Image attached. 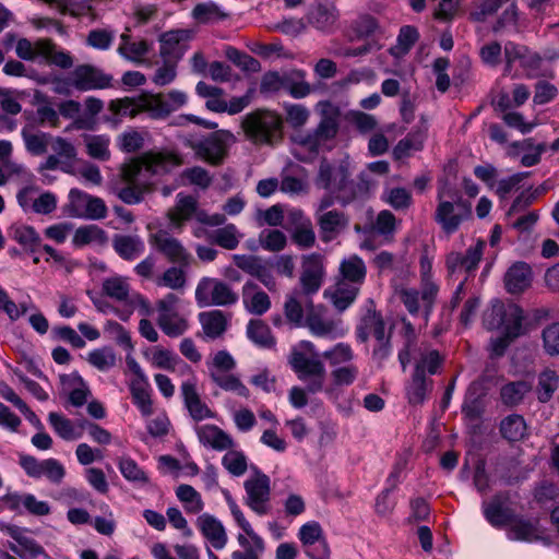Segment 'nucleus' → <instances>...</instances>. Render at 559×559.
I'll return each instance as SVG.
<instances>
[{"label":"nucleus","instance_id":"dca6fc26","mask_svg":"<svg viewBox=\"0 0 559 559\" xmlns=\"http://www.w3.org/2000/svg\"><path fill=\"white\" fill-rule=\"evenodd\" d=\"M483 508L486 520L495 527L507 526L516 516L511 508L510 496L504 491L496 493Z\"/></svg>","mask_w":559,"mask_h":559},{"label":"nucleus","instance_id":"0e129e2a","mask_svg":"<svg viewBox=\"0 0 559 559\" xmlns=\"http://www.w3.org/2000/svg\"><path fill=\"white\" fill-rule=\"evenodd\" d=\"M559 378L556 371L546 369L538 378V400L543 403L550 400L558 388Z\"/></svg>","mask_w":559,"mask_h":559},{"label":"nucleus","instance_id":"4c0bfd02","mask_svg":"<svg viewBox=\"0 0 559 559\" xmlns=\"http://www.w3.org/2000/svg\"><path fill=\"white\" fill-rule=\"evenodd\" d=\"M306 73L301 70H296L285 76L284 90L288 91L295 98H304L311 92L316 91V86H311L305 80Z\"/></svg>","mask_w":559,"mask_h":559},{"label":"nucleus","instance_id":"052dcab7","mask_svg":"<svg viewBox=\"0 0 559 559\" xmlns=\"http://www.w3.org/2000/svg\"><path fill=\"white\" fill-rule=\"evenodd\" d=\"M507 309L508 305L500 300H495L490 308L484 313V324L486 329L498 330L502 328L506 320Z\"/></svg>","mask_w":559,"mask_h":559},{"label":"nucleus","instance_id":"5701e85b","mask_svg":"<svg viewBox=\"0 0 559 559\" xmlns=\"http://www.w3.org/2000/svg\"><path fill=\"white\" fill-rule=\"evenodd\" d=\"M181 394L183 397L185 405L190 414V416L195 421H201L206 418H213V412L207 407L205 403H203L200 399L199 393L197 392V383L195 381H185L181 384Z\"/></svg>","mask_w":559,"mask_h":559},{"label":"nucleus","instance_id":"4468645a","mask_svg":"<svg viewBox=\"0 0 559 559\" xmlns=\"http://www.w3.org/2000/svg\"><path fill=\"white\" fill-rule=\"evenodd\" d=\"M305 325L316 336L336 337L343 333L338 322L326 316V309L322 305L314 306L310 301L306 304Z\"/></svg>","mask_w":559,"mask_h":559},{"label":"nucleus","instance_id":"412c9836","mask_svg":"<svg viewBox=\"0 0 559 559\" xmlns=\"http://www.w3.org/2000/svg\"><path fill=\"white\" fill-rule=\"evenodd\" d=\"M195 525L202 536L215 549H223L227 544V534L219 520L215 516L204 513L198 516Z\"/></svg>","mask_w":559,"mask_h":559},{"label":"nucleus","instance_id":"f03ea898","mask_svg":"<svg viewBox=\"0 0 559 559\" xmlns=\"http://www.w3.org/2000/svg\"><path fill=\"white\" fill-rule=\"evenodd\" d=\"M241 127L253 144L272 145L282 138L283 120L274 111L257 109L243 117Z\"/></svg>","mask_w":559,"mask_h":559},{"label":"nucleus","instance_id":"bb28decb","mask_svg":"<svg viewBox=\"0 0 559 559\" xmlns=\"http://www.w3.org/2000/svg\"><path fill=\"white\" fill-rule=\"evenodd\" d=\"M197 435L203 445L210 447L216 451H224L234 447L231 437L214 425L197 427Z\"/></svg>","mask_w":559,"mask_h":559},{"label":"nucleus","instance_id":"2f4dec72","mask_svg":"<svg viewBox=\"0 0 559 559\" xmlns=\"http://www.w3.org/2000/svg\"><path fill=\"white\" fill-rule=\"evenodd\" d=\"M185 31H169L160 35V55L167 59H179L182 55L180 43L186 39Z\"/></svg>","mask_w":559,"mask_h":559},{"label":"nucleus","instance_id":"f8f14e48","mask_svg":"<svg viewBox=\"0 0 559 559\" xmlns=\"http://www.w3.org/2000/svg\"><path fill=\"white\" fill-rule=\"evenodd\" d=\"M70 214L74 217L99 221L107 216V206L103 199L79 189L69 192Z\"/></svg>","mask_w":559,"mask_h":559},{"label":"nucleus","instance_id":"a18cd8bd","mask_svg":"<svg viewBox=\"0 0 559 559\" xmlns=\"http://www.w3.org/2000/svg\"><path fill=\"white\" fill-rule=\"evenodd\" d=\"M248 337L261 347H272L275 345V338L271 334L267 324L262 320H250L247 326Z\"/></svg>","mask_w":559,"mask_h":559},{"label":"nucleus","instance_id":"a878e982","mask_svg":"<svg viewBox=\"0 0 559 559\" xmlns=\"http://www.w3.org/2000/svg\"><path fill=\"white\" fill-rule=\"evenodd\" d=\"M0 530L19 544L22 550V559H35L40 555H45L44 548L26 535L25 528L0 522Z\"/></svg>","mask_w":559,"mask_h":559},{"label":"nucleus","instance_id":"f704fd0d","mask_svg":"<svg viewBox=\"0 0 559 559\" xmlns=\"http://www.w3.org/2000/svg\"><path fill=\"white\" fill-rule=\"evenodd\" d=\"M241 235L234 224H227L209 235V240L226 250H234L240 242Z\"/></svg>","mask_w":559,"mask_h":559},{"label":"nucleus","instance_id":"13d9d810","mask_svg":"<svg viewBox=\"0 0 559 559\" xmlns=\"http://www.w3.org/2000/svg\"><path fill=\"white\" fill-rule=\"evenodd\" d=\"M379 29L378 21L368 14L357 19L352 35V44L360 41V39H374V34Z\"/></svg>","mask_w":559,"mask_h":559},{"label":"nucleus","instance_id":"ddd939ff","mask_svg":"<svg viewBox=\"0 0 559 559\" xmlns=\"http://www.w3.org/2000/svg\"><path fill=\"white\" fill-rule=\"evenodd\" d=\"M293 369L299 373L301 380L310 381L307 385L308 391L314 393L322 389L324 367L322 362L313 357H307L300 352H294L290 358Z\"/></svg>","mask_w":559,"mask_h":559},{"label":"nucleus","instance_id":"9b49d317","mask_svg":"<svg viewBox=\"0 0 559 559\" xmlns=\"http://www.w3.org/2000/svg\"><path fill=\"white\" fill-rule=\"evenodd\" d=\"M19 464L28 477H46L51 484L59 485L66 476L64 466L56 459L38 460L33 455L20 454Z\"/></svg>","mask_w":559,"mask_h":559},{"label":"nucleus","instance_id":"ea45409f","mask_svg":"<svg viewBox=\"0 0 559 559\" xmlns=\"http://www.w3.org/2000/svg\"><path fill=\"white\" fill-rule=\"evenodd\" d=\"M48 39H38L36 43H32L26 38H21L16 43L15 52L19 58L33 61L37 57H43V53H48Z\"/></svg>","mask_w":559,"mask_h":559},{"label":"nucleus","instance_id":"4be33fe9","mask_svg":"<svg viewBox=\"0 0 559 559\" xmlns=\"http://www.w3.org/2000/svg\"><path fill=\"white\" fill-rule=\"evenodd\" d=\"M324 357L330 360L335 369L332 372L333 383L341 386L349 383V348L345 344H337L332 350L326 352Z\"/></svg>","mask_w":559,"mask_h":559},{"label":"nucleus","instance_id":"6e6552de","mask_svg":"<svg viewBox=\"0 0 559 559\" xmlns=\"http://www.w3.org/2000/svg\"><path fill=\"white\" fill-rule=\"evenodd\" d=\"M235 136L227 130H218L207 138L191 144L195 155L213 166L221 165L227 156L228 147Z\"/></svg>","mask_w":559,"mask_h":559},{"label":"nucleus","instance_id":"09e8293b","mask_svg":"<svg viewBox=\"0 0 559 559\" xmlns=\"http://www.w3.org/2000/svg\"><path fill=\"white\" fill-rule=\"evenodd\" d=\"M402 323H403L402 336L404 340V344H403L402 349L399 352V360L402 366V370L405 371L407 368V365L411 361V353H412L413 347L416 345L417 335H416L413 324L408 320L403 318Z\"/></svg>","mask_w":559,"mask_h":559},{"label":"nucleus","instance_id":"a211bd4d","mask_svg":"<svg viewBox=\"0 0 559 559\" xmlns=\"http://www.w3.org/2000/svg\"><path fill=\"white\" fill-rule=\"evenodd\" d=\"M485 246L484 240H478L477 243L474 247H469L465 253L450 252L445 260L448 272L453 275L462 272L469 274L475 271L481 260Z\"/></svg>","mask_w":559,"mask_h":559},{"label":"nucleus","instance_id":"2eb2a0df","mask_svg":"<svg viewBox=\"0 0 559 559\" xmlns=\"http://www.w3.org/2000/svg\"><path fill=\"white\" fill-rule=\"evenodd\" d=\"M325 276L324 266L321 257L309 254L302 257L299 284L301 293L311 296L319 292Z\"/></svg>","mask_w":559,"mask_h":559},{"label":"nucleus","instance_id":"37998d69","mask_svg":"<svg viewBox=\"0 0 559 559\" xmlns=\"http://www.w3.org/2000/svg\"><path fill=\"white\" fill-rule=\"evenodd\" d=\"M418 38L419 33L416 27L411 25L403 26L400 29L396 45L391 47L389 50L390 55L395 58L406 55L416 44Z\"/></svg>","mask_w":559,"mask_h":559},{"label":"nucleus","instance_id":"603ef678","mask_svg":"<svg viewBox=\"0 0 559 559\" xmlns=\"http://www.w3.org/2000/svg\"><path fill=\"white\" fill-rule=\"evenodd\" d=\"M51 150L63 163L62 171L71 173V168L76 159V148L63 138H56L51 143Z\"/></svg>","mask_w":559,"mask_h":559},{"label":"nucleus","instance_id":"e2e57ef3","mask_svg":"<svg viewBox=\"0 0 559 559\" xmlns=\"http://www.w3.org/2000/svg\"><path fill=\"white\" fill-rule=\"evenodd\" d=\"M87 361L99 371H107L116 366L117 357L111 348L103 347L91 352Z\"/></svg>","mask_w":559,"mask_h":559},{"label":"nucleus","instance_id":"473e14b6","mask_svg":"<svg viewBox=\"0 0 559 559\" xmlns=\"http://www.w3.org/2000/svg\"><path fill=\"white\" fill-rule=\"evenodd\" d=\"M185 266H170L160 275L154 277V283L158 287L169 288L175 292L183 290L187 285V275Z\"/></svg>","mask_w":559,"mask_h":559},{"label":"nucleus","instance_id":"cd10ccee","mask_svg":"<svg viewBox=\"0 0 559 559\" xmlns=\"http://www.w3.org/2000/svg\"><path fill=\"white\" fill-rule=\"evenodd\" d=\"M337 17L335 7L328 1L313 4L307 14L308 23L320 31L331 29Z\"/></svg>","mask_w":559,"mask_h":559},{"label":"nucleus","instance_id":"0eeeda50","mask_svg":"<svg viewBox=\"0 0 559 559\" xmlns=\"http://www.w3.org/2000/svg\"><path fill=\"white\" fill-rule=\"evenodd\" d=\"M195 300L199 307L231 306L238 301V294L223 281L203 277L197 285Z\"/></svg>","mask_w":559,"mask_h":559},{"label":"nucleus","instance_id":"4d7b16f0","mask_svg":"<svg viewBox=\"0 0 559 559\" xmlns=\"http://www.w3.org/2000/svg\"><path fill=\"white\" fill-rule=\"evenodd\" d=\"M430 386L431 381H429L425 374L419 373V370H415L412 377V383L407 390L409 403L414 405L421 404Z\"/></svg>","mask_w":559,"mask_h":559},{"label":"nucleus","instance_id":"f3484780","mask_svg":"<svg viewBox=\"0 0 559 559\" xmlns=\"http://www.w3.org/2000/svg\"><path fill=\"white\" fill-rule=\"evenodd\" d=\"M348 168L347 162L332 165L326 159H322L316 181L317 186L332 192L345 189L348 183Z\"/></svg>","mask_w":559,"mask_h":559},{"label":"nucleus","instance_id":"7c9ffc66","mask_svg":"<svg viewBox=\"0 0 559 559\" xmlns=\"http://www.w3.org/2000/svg\"><path fill=\"white\" fill-rule=\"evenodd\" d=\"M426 140V130L418 128L407 134L406 138L399 141L393 150L396 159L408 157L412 152L421 151Z\"/></svg>","mask_w":559,"mask_h":559},{"label":"nucleus","instance_id":"5fc2aeb1","mask_svg":"<svg viewBox=\"0 0 559 559\" xmlns=\"http://www.w3.org/2000/svg\"><path fill=\"white\" fill-rule=\"evenodd\" d=\"M530 390L531 385L526 381L510 382L501 388V401L508 406H515L522 402Z\"/></svg>","mask_w":559,"mask_h":559},{"label":"nucleus","instance_id":"6e6d98bb","mask_svg":"<svg viewBox=\"0 0 559 559\" xmlns=\"http://www.w3.org/2000/svg\"><path fill=\"white\" fill-rule=\"evenodd\" d=\"M157 323L162 331L170 337L182 335L188 329V321L179 312L167 316H158Z\"/></svg>","mask_w":559,"mask_h":559},{"label":"nucleus","instance_id":"7ed1b4c3","mask_svg":"<svg viewBox=\"0 0 559 559\" xmlns=\"http://www.w3.org/2000/svg\"><path fill=\"white\" fill-rule=\"evenodd\" d=\"M321 120L318 127L302 135L297 136V143L311 153H319L323 148H331L328 142L333 140L340 126V110L330 102L318 104Z\"/></svg>","mask_w":559,"mask_h":559},{"label":"nucleus","instance_id":"58836bf2","mask_svg":"<svg viewBox=\"0 0 559 559\" xmlns=\"http://www.w3.org/2000/svg\"><path fill=\"white\" fill-rule=\"evenodd\" d=\"M524 313L521 307L515 304H508L506 320L503 323V333L511 338H518L524 333L523 330Z\"/></svg>","mask_w":559,"mask_h":559},{"label":"nucleus","instance_id":"3c124183","mask_svg":"<svg viewBox=\"0 0 559 559\" xmlns=\"http://www.w3.org/2000/svg\"><path fill=\"white\" fill-rule=\"evenodd\" d=\"M148 359L153 367L174 371L178 364L181 362L180 358L171 350L155 346L148 354Z\"/></svg>","mask_w":559,"mask_h":559},{"label":"nucleus","instance_id":"a19ab883","mask_svg":"<svg viewBox=\"0 0 559 559\" xmlns=\"http://www.w3.org/2000/svg\"><path fill=\"white\" fill-rule=\"evenodd\" d=\"M210 377L221 389L225 391L234 392L245 399L250 396L249 389L235 374L211 371Z\"/></svg>","mask_w":559,"mask_h":559},{"label":"nucleus","instance_id":"680f3d73","mask_svg":"<svg viewBox=\"0 0 559 559\" xmlns=\"http://www.w3.org/2000/svg\"><path fill=\"white\" fill-rule=\"evenodd\" d=\"M103 290L108 297L124 301L129 296L130 286L123 277L114 276L104 281Z\"/></svg>","mask_w":559,"mask_h":559},{"label":"nucleus","instance_id":"79ce46f5","mask_svg":"<svg viewBox=\"0 0 559 559\" xmlns=\"http://www.w3.org/2000/svg\"><path fill=\"white\" fill-rule=\"evenodd\" d=\"M141 111H146L152 118L159 119L169 115V109L165 106V95L163 94H143L139 96Z\"/></svg>","mask_w":559,"mask_h":559},{"label":"nucleus","instance_id":"6ab92c4d","mask_svg":"<svg viewBox=\"0 0 559 559\" xmlns=\"http://www.w3.org/2000/svg\"><path fill=\"white\" fill-rule=\"evenodd\" d=\"M329 299L338 311H345L349 306V262L344 260L340 267V275L334 283L324 290Z\"/></svg>","mask_w":559,"mask_h":559},{"label":"nucleus","instance_id":"f257e3e1","mask_svg":"<svg viewBox=\"0 0 559 559\" xmlns=\"http://www.w3.org/2000/svg\"><path fill=\"white\" fill-rule=\"evenodd\" d=\"M178 163L170 154L146 153L141 158L124 164L121 168V178L127 186L119 190V199L127 204L140 203L148 190L151 178L168 173L170 164Z\"/></svg>","mask_w":559,"mask_h":559},{"label":"nucleus","instance_id":"49530a36","mask_svg":"<svg viewBox=\"0 0 559 559\" xmlns=\"http://www.w3.org/2000/svg\"><path fill=\"white\" fill-rule=\"evenodd\" d=\"M509 525L511 539L531 542L539 537L536 524L518 515Z\"/></svg>","mask_w":559,"mask_h":559},{"label":"nucleus","instance_id":"20e7f679","mask_svg":"<svg viewBox=\"0 0 559 559\" xmlns=\"http://www.w3.org/2000/svg\"><path fill=\"white\" fill-rule=\"evenodd\" d=\"M435 219L444 233L453 234L461 223L471 216V205L459 197V192L444 186L440 189Z\"/></svg>","mask_w":559,"mask_h":559},{"label":"nucleus","instance_id":"69168bd1","mask_svg":"<svg viewBox=\"0 0 559 559\" xmlns=\"http://www.w3.org/2000/svg\"><path fill=\"white\" fill-rule=\"evenodd\" d=\"M259 242L263 249L276 252L285 248L287 239L278 229H263L259 235Z\"/></svg>","mask_w":559,"mask_h":559},{"label":"nucleus","instance_id":"393cba45","mask_svg":"<svg viewBox=\"0 0 559 559\" xmlns=\"http://www.w3.org/2000/svg\"><path fill=\"white\" fill-rule=\"evenodd\" d=\"M532 270L525 262H515L512 264L504 274L506 289L510 294L523 293L531 286Z\"/></svg>","mask_w":559,"mask_h":559},{"label":"nucleus","instance_id":"de8ad7c7","mask_svg":"<svg viewBox=\"0 0 559 559\" xmlns=\"http://www.w3.org/2000/svg\"><path fill=\"white\" fill-rule=\"evenodd\" d=\"M22 138L28 153L35 156L44 155L49 145L50 136L44 132H34L29 128H23Z\"/></svg>","mask_w":559,"mask_h":559},{"label":"nucleus","instance_id":"8fccbe9b","mask_svg":"<svg viewBox=\"0 0 559 559\" xmlns=\"http://www.w3.org/2000/svg\"><path fill=\"white\" fill-rule=\"evenodd\" d=\"M500 431L507 440L519 441L526 433L525 420L520 415H510L501 421Z\"/></svg>","mask_w":559,"mask_h":559},{"label":"nucleus","instance_id":"39448f33","mask_svg":"<svg viewBox=\"0 0 559 559\" xmlns=\"http://www.w3.org/2000/svg\"><path fill=\"white\" fill-rule=\"evenodd\" d=\"M376 338V345L372 350V358L382 366L383 361L391 353L390 334L385 335V324L380 313L374 309L372 300L368 301L366 313L361 317L357 325V337L361 342H366L369 335Z\"/></svg>","mask_w":559,"mask_h":559},{"label":"nucleus","instance_id":"72a5a7b5","mask_svg":"<svg viewBox=\"0 0 559 559\" xmlns=\"http://www.w3.org/2000/svg\"><path fill=\"white\" fill-rule=\"evenodd\" d=\"M83 140L90 157L102 162L110 158L109 136L104 134H85Z\"/></svg>","mask_w":559,"mask_h":559},{"label":"nucleus","instance_id":"c9c22d12","mask_svg":"<svg viewBox=\"0 0 559 559\" xmlns=\"http://www.w3.org/2000/svg\"><path fill=\"white\" fill-rule=\"evenodd\" d=\"M130 392L133 403L139 407L143 416H150L153 413L152 400L150 394L148 380L131 381Z\"/></svg>","mask_w":559,"mask_h":559},{"label":"nucleus","instance_id":"aec40b11","mask_svg":"<svg viewBox=\"0 0 559 559\" xmlns=\"http://www.w3.org/2000/svg\"><path fill=\"white\" fill-rule=\"evenodd\" d=\"M72 85L80 91L105 88L110 85L112 78L92 66H79L72 72Z\"/></svg>","mask_w":559,"mask_h":559},{"label":"nucleus","instance_id":"e433bc0d","mask_svg":"<svg viewBox=\"0 0 559 559\" xmlns=\"http://www.w3.org/2000/svg\"><path fill=\"white\" fill-rule=\"evenodd\" d=\"M192 16L198 23L207 24L225 20L228 14L215 2L207 1L197 4Z\"/></svg>","mask_w":559,"mask_h":559},{"label":"nucleus","instance_id":"bf43d9fd","mask_svg":"<svg viewBox=\"0 0 559 559\" xmlns=\"http://www.w3.org/2000/svg\"><path fill=\"white\" fill-rule=\"evenodd\" d=\"M118 467L120 473L127 480L140 485H146L148 483V477L146 473L131 457H120L118 461Z\"/></svg>","mask_w":559,"mask_h":559},{"label":"nucleus","instance_id":"774afa93","mask_svg":"<svg viewBox=\"0 0 559 559\" xmlns=\"http://www.w3.org/2000/svg\"><path fill=\"white\" fill-rule=\"evenodd\" d=\"M49 424L55 432L64 440H74L79 436L75 435V429L70 419L59 413H50L48 416Z\"/></svg>","mask_w":559,"mask_h":559},{"label":"nucleus","instance_id":"864d4df0","mask_svg":"<svg viewBox=\"0 0 559 559\" xmlns=\"http://www.w3.org/2000/svg\"><path fill=\"white\" fill-rule=\"evenodd\" d=\"M176 495L178 499L183 503L186 512L191 514H198L202 511L204 504L200 493L190 485H180Z\"/></svg>","mask_w":559,"mask_h":559},{"label":"nucleus","instance_id":"c85d7f7f","mask_svg":"<svg viewBox=\"0 0 559 559\" xmlns=\"http://www.w3.org/2000/svg\"><path fill=\"white\" fill-rule=\"evenodd\" d=\"M112 247L119 257L127 261L136 259L145 250L143 240L133 235H115Z\"/></svg>","mask_w":559,"mask_h":559},{"label":"nucleus","instance_id":"c03bdc74","mask_svg":"<svg viewBox=\"0 0 559 559\" xmlns=\"http://www.w3.org/2000/svg\"><path fill=\"white\" fill-rule=\"evenodd\" d=\"M108 237L104 229L96 225L80 227L73 236V243L82 247L90 243L105 245Z\"/></svg>","mask_w":559,"mask_h":559},{"label":"nucleus","instance_id":"338daca9","mask_svg":"<svg viewBox=\"0 0 559 559\" xmlns=\"http://www.w3.org/2000/svg\"><path fill=\"white\" fill-rule=\"evenodd\" d=\"M223 466L236 477L242 476L248 468L247 457L240 451L229 450L222 459Z\"/></svg>","mask_w":559,"mask_h":559},{"label":"nucleus","instance_id":"423d86ee","mask_svg":"<svg viewBox=\"0 0 559 559\" xmlns=\"http://www.w3.org/2000/svg\"><path fill=\"white\" fill-rule=\"evenodd\" d=\"M167 217L175 228L181 229L187 221L194 218L198 223L216 227L226 222L224 214H209L199 207L198 200L192 195L178 193L175 205L168 210Z\"/></svg>","mask_w":559,"mask_h":559},{"label":"nucleus","instance_id":"b1692460","mask_svg":"<svg viewBox=\"0 0 559 559\" xmlns=\"http://www.w3.org/2000/svg\"><path fill=\"white\" fill-rule=\"evenodd\" d=\"M241 295L243 306L250 313L262 316L271 308L269 295L252 281L245 283Z\"/></svg>","mask_w":559,"mask_h":559},{"label":"nucleus","instance_id":"9d476101","mask_svg":"<svg viewBox=\"0 0 559 559\" xmlns=\"http://www.w3.org/2000/svg\"><path fill=\"white\" fill-rule=\"evenodd\" d=\"M150 243L171 263L189 266L193 260L192 254L182 242L165 229H158L151 234Z\"/></svg>","mask_w":559,"mask_h":559},{"label":"nucleus","instance_id":"1a4fd4ad","mask_svg":"<svg viewBox=\"0 0 559 559\" xmlns=\"http://www.w3.org/2000/svg\"><path fill=\"white\" fill-rule=\"evenodd\" d=\"M246 504L258 515L271 511V480L264 473L254 469V474L243 483Z\"/></svg>","mask_w":559,"mask_h":559},{"label":"nucleus","instance_id":"c756f323","mask_svg":"<svg viewBox=\"0 0 559 559\" xmlns=\"http://www.w3.org/2000/svg\"><path fill=\"white\" fill-rule=\"evenodd\" d=\"M199 321L206 337L215 340L222 336L227 330L228 318L221 310L201 312Z\"/></svg>","mask_w":559,"mask_h":559}]
</instances>
